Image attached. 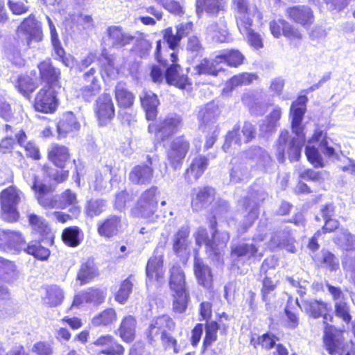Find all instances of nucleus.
I'll list each match as a JSON object with an SVG mask.
<instances>
[{
	"instance_id": "1",
	"label": "nucleus",
	"mask_w": 355,
	"mask_h": 355,
	"mask_svg": "<svg viewBox=\"0 0 355 355\" xmlns=\"http://www.w3.org/2000/svg\"><path fill=\"white\" fill-rule=\"evenodd\" d=\"M307 100L306 96H301L291 106V130L295 136L291 137L288 130L281 132L277 141V156L279 162H282L284 160L286 150L291 162L297 161L300 157L301 150L305 142L304 126L302 122L306 112Z\"/></svg>"
},
{
	"instance_id": "2",
	"label": "nucleus",
	"mask_w": 355,
	"mask_h": 355,
	"mask_svg": "<svg viewBox=\"0 0 355 355\" xmlns=\"http://www.w3.org/2000/svg\"><path fill=\"white\" fill-rule=\"evenodd\" d=\"M175 327V322L168 315H162L153 318L146 331L148 342L151 345H155L159 339L165 350L180 353L184 348L185 343L181 340L178 343L176 338L166 332L167 330H173Z\"/></svg>"
},
{
	"instance_id": "3",
	"label": "nucleus",
	"mask_w": 355,
	"mask_h": 355,
	"mask_svg": "<svg viewBox=\"0 0 355 355\" xmlns=\"http://www.w3.org/2000/svg\"><path fill=\"white\" fill-rule=\"evenodd\" d=\"M216 218L211 221V227L214 230L212 239L208 238L206 229L200 227L196 234V243L198 246L205 245L207 254L212 259H218L230 239L226 231L218 232L216 230Z\"/></svg>"
},
{
	"instance_id": "4",
	"label": "nucleus",
	"mask_w": 355,
	"mask_h": 355,
	"mask_svg": "<svg viewBox=\"0 0 355 355\" xmlns=\"http://www.w3.org/2000/svg\"><path fill=\"white\" fill-rule=\"evenodd\" d=\"M191 207L196 211L208 207L213 202L214 217L226 213L228 210V204L225 200L218 199L216 200L215 189L211 187L194 188L191 193Z\"/></svg>"
},
{
	"instance_id": "5",
	"label": "nucleus",
	"mask_w": 355,
	"mask_h": 355,
	"mask_svg": "<svg viewBox=\"0 0 355 355\" xmlns=\"http://www.w3.org/2000/svg\"><path fill=\"white\" fill-rule=\"evenodd\" d=\"M159 194L157 187H151L143 192L137 201L133 214L137 217L144 218L149 223L157 222L159 216L156 214L158 205L157 196Z\"/></svg>"
},
{
	"instance_id": "6",
	"label": "nucleus",
	"mask_w": 355,
	"mask_h": 355,
	"mask_svg": "<svg viewBox=\"0 0 355 355\" xmlns=\"http://www.w3.org/2000/svg\"><path fill=\"white\" fill-rule=\"evenodd\" d=\"M23 193L15 187H10L3 190L0 194L1 209L4 218L9 221H16L19 217L17 206Z\"/></svg>"
},
{
	"instance_id": "7",
	"label": "nucleus",
	"mask_w": 355,
	"mask_h": 355,
	"mask_svg": "<svg viewBox=\"0 0 355 355\" xmlns=\"http://www.w3.org/2000/svg\"><path fill=\"white\" fill-rule=\"evenodd\" d=\"M189 147V141L182 136L175 138L169 144L166 150V160L175 171L182 167Z\"/></svg>"
},
{
	"instance_id": "8",
	"label": "nucleus",
	"mask_w": 355,
	"mask_h": 355,
	"mask_svg": "<svg viewBox=\"0 0 355 355\" xmlns=\"http://www.w3.org/2000/svg\"><path fill=\"white\" fill-rule=\"evenodd\" d=\"M321 317L323 318L324 325L323 340L325 348L331 355H335L344 347L343 334L334 326L327 323V320L331 321L333 319L330 314L326 311Z\"/></svg>"
},
{
	"instance_id": "9",
	"label": "nucleus",
	"mask_w": 355,
	"mask_h": 355,
	"mask_svg": "<svg viewBox=\"0 0 355 355\" xmlns=\"http://www.w3.org/2000/svg\"><path fill=\"white\" fill-rule=\"evenodd\" d=\"M266 225L259 226L258 233L253 236V241L254 244L241 243L233 246L232 248V256L233 257H245L250 259L251 258H256L260 259L263 257L261 252H258L259 246L257 243L265 241L266 236Z\"/></svg>"
},
{
	"instance_id": "10",
	"label": "nucleus",
	"mask_w": 355,
	"mask_h": 355,
	"mask_svg": "<svg viewBox=\"0 0 355 355\" xmlns=\"http://www.w3.org/2000/svg\"><path fill=\"white\" fill-rule=\"evenodd\" d=\"M182 126V121L180 116L173 114L159 122V123H150L148 125V131L154 132L158 140L164 141L178 132Z\"/></svg>"
},
{
	"instance_id": "11",
	"label": "nucleus",
	"mask_w": 355,
	"mask_h": 355,
	"mask_svg": "<svg viewBox=\"0 0 355 355\" xmlns=\"http://www.w3.org/2000/svg\"><path fill=\"white\" fill-rule=\"evenodd\" d=\"M58 105L55 88L44 87L37 93L34 100V108L36 111L45 114L53 113Z\"/></svg>"
},
{
	"instance_id": "12",
	"label": "nucleus",
	"mask_w": 355,
	"mask_h": 355,
	"mask_svg": "<svg viewBox=\"0 0 355 355\" xmlns=\"http://www.w3.org/2000/svg\"><path fill=\"white\" fill-rule=\"evenodd\" d=\"M26 240L20 232L0 230V250L12 254L19 253L25 248Z\"/></svg>"
},
{
	"instance_id": "13",
	"label": "nucleus",
	"mask_w": 355,
	"mask_h": 355,
	"mask_svg": "<svg viewBox=\"0 0 355 355\" xmlns=\"http://www.w3.org/2000/svg\"><path fill=\"white\" fill-rule=\"evenodd\" d=\"M255 133L254 125L249 122H245L241 134L239 132V125H236L232 130L227 132L223 149L227 151L232 144L240 146L243 142H250L254 138Z\"/></svg>"
},
{
	"instance_id": "14",
	"label": "nucleus",
	"mask_w": 355,
	"mask_h": 355,
	"mask_svg": "<svg viewBox=\"0 0 355 355\" xmlns=\"http://www.w3.org/2000/svg\"><path fill=\"white\" fill-rule=\"evenodd\" d=\"M17 32L25 37L27 45L29 46L33 41L38 42L42 38L41 24L35 19V15L33 14L23 19L17 27Z\"/></svg>"
},
{
	"instance_id": "15",
	"label": "nucleus",
	"mask_w": 355,
	"mask_h": 355,
	"mask_svg": "<svg viewBox=\"0 0 355 355\" xmlns=\"http://www.w3.org/2000/svg\"><path fill=\"white\" fill-rule=\"evenodd\" d=\"M95 113L101 125L107 124L113 119L115 110L110 94H103L97 98Z\"/></svg>"
},
{
	"instance_id": "16",
	"label": "nucleus",
	"mask_w": 355,
	"mask_h": 355,
	"mask_svg": "<svg viewBox=\"0 0 355 355\" xmlns=\"http://www.w3.org/2000/svg\"><path fill=\"white\" fill-rule=\"evenodd\" d=\"M170 60L171 64L166 69L164 75L166 82L168 85L184 89L189 85V80L187 76L179 73L180 66L177 64L178 55L175 52H172L170 54Z\"/></svg>"
},
{
	"instance_id": "17",
	"label": "nucleus",
	"mask_w": 355,
	"mask_h": 355,
	"mask_svg": "<svg viewBox=\"0 0 355 355\" xmlns=\"http://www.w3.org/2000/svg\"><path fill=\"white\" fill-rule=\"evenodd\" d=\"M33 190L37 195V199L40 205L46 209H59L61 207L58 205V196H53L51 193L50 188L46 184L39 182L34 177Z\"/></svg>"
},
{
	"instance_id": "18",
	"label": "nucleus",
	"mask_w": 355,
	"mask_h": 355,
	"mask_svg": "<svg viewBox=\"0 0 355 355\" xmlns=\"http://www.w3.org/2000/svg\"><path fill=\"white\" fill-rule=\"evenodd\" d=\"M260 197H256L254 193L250 194V196L244 199L242 201L243 206L245 207V211L248 210V215L245 216L244 221L242 225V232H245L258 218L259 211L257 209V202L260 200H263L266 197V193L261 191L260 193H257ZM241 202V201H240Z\"/></svg>"
},
{
	"instance_id": "19",
	"label": "nucleus",
	"mask_w": 355,
	"mask_h": 355,
	"mask_svg": "<svg viewBox=\"0 0 355 355\" xmlns=\"http://www.w3.org/2000/svg\"><path fill=\"white\" fill-rule=\"evenodd\" d=\"M245 159H248L250 168L268 169L270 168L272 161L269 154L260 147L251 148L243 153Z\"/></svg>"
},
{
	"instance_id": "20",
	"label": "nucleus",
	"mask_w": 355,
	"mask_h": 355,
	"mask_svg": "<svg viewBox=\"0 0 355 355\" xmlns=\"http://www.w3.org/2000/svg\"><path fill=\"white\" fill-rule=\"evenodd\" d=\"M146 159V164L135 166L129 173V180L132 183L147 184L151 182L154 173V170L151 166L153 158L150 155H147Z\"/></svg>"
},
{
	"instance_id": "21",
	"label": "nucleus",
	"mask_w": 355,
	"mask_h": 355,
	"mask_svg": "<svg viewBox=\"0 0 355 355\" xmlns=\"http://www.w3.org/2000/svg\"><path fill=\"white\" fill-rule=\"evenodd\" d=\"M287 17L295 23L307 28L314 21V15L310 7L304 5L289 7L286 11Z\"/></svg>"
},
{
	"instance_id": "22",
	"label": "nucleus",
	"mask_w": 355,
	"mask_h": 355,
	"mask_svg": "<svg viewBox=\"0 0 355 355\" xmlns=\"http://www.w3.org/2000/svg\"><path fill=\"white\" fill-rule=\"evenodd\" d=\"M219 115L218 106L214 103H209L201 107L198 118L200 121V128L202 131L218 128L215 125Z\"/></svg>"
},
{
	"instance_id": "23",
	"label": "nucleus",
	"mask_w": 355,
	"mask_h": 355,
	"mask_svg": "<svg viewBox=\"0 0 355 355\" xmlns=\"http://www.w3.org/2000/svg\"><path fill=\"white\" fill-rule=\"evenodd\" d=\"M123 222L120 216L110 215L98 223V233L106 239L112 238L123 230Z\"/></svg>"
},
{
	"instance_id": "24",
	"label": "nucleus",
	"mask_w": 355,
	"mask_h": 355,
	"mask_svg": "<svg viewBox=\"0 0 355 355\" xmlns=\"http://www.w3.org/2000/svg\"><path fill=\"white\" fill-rule=\"evenodd\" d=\"M108 40L112 47L123 48L130 44L135 37L120 26H111L106 30Z\"/></svg>"
},
{
	"instance_id": "25",
	"label": "nucleus",
	"mask_w": 355,
	"mask_h": 355,
	"mask_svg": "<svg viewBox=\"0 0 355 355\" xmlns=\"http://www.w3.org/2000/svg\"><path fill=\"white\" fill-rule=\"evenodd\" d=\"M41 79L47 85L45 87H60L59 79L60 71L54 67L49 60H44L38 64Z\"/></svg>"
},
{
	"instance_id": "26",
	"label": "nucleus",
	"mask_w": 355,
	"mask_h": 355,
	"mask_svg": "<svg viewBox=\"0 0 355 355\" xmlns=\"http://www.w3.org/2000/svg\"><path fill=\"white\" fill-rule=\"evenodd\" d=\"M233 166L230 172V181L233 183H239L248 181L251 178V173L249 170V162L245 159L243 153L241 155V160L239 162L234 159L232 162Z\"/></svg>"
},
{
	"instance_id": "27",
	"label": "nucleus",
	"mask_w": 355,
	"mask_h": 355,
	"mask_svg": "<svg viewBox=\"0 0 355 355\" xmlns=\"http://www.w3.org/2000/svg\"><path fill=\"white\" fill-rule=\"evenodd\" d=\"M294 242V238L291 236L290 230L284 229L273 234L270 241V245L272 248H282L288 252L294 253L295 252Z\"/></svg>"
},
{
	"instance_id": "28",
	"label": "nucleus",
	"mask_w": 355,
	"mask_h": 355,
	"mask_svg": "<svg viewBox=\"0 0 355 355\" xmlns=\"http://www.w3.org/2000/svg\"><path fill=\"white\" fill-rule=\"evenodd\" d=\"M296 304L302 311L313 318L321 317L328 310L327 304L321 300H302L301 305L298 300L296 299Z\"/></svg>"
},
{
	"instance_id": "29",
	"label": "nucleus",
	"mask_w": 355,
	"mask_h": 355,
	"mask_svg": "<svg viewBox=\"0 0 355 355\" xmlns=\"http://www.w3.org/2000/svg\"><path fill=\"white\" fill-rule=\"evenodd\" d=\"M219 65L220 60L217 55L213 59L204 58L193 67V74L216 77L222 69V67Z\"/></svg>"
},
{
	"instance_id": "30",
	"label": "nucleus",
	"mask_w": 355,
	"mask_h": 355,
	"mask_svg": "<svg viewBox=\"0 0 355 355\" xmlns=\"http://www.w3.org/2000/svg\"><path fill=\"white\" fill-rule=\"evenodd\" d=\"M48 158L55 166L63 168L70 159L69 149L64 146L53 144L48 150Z\"/></svg>"
},
{
	"instance_id": "31",
	"label": "nucleus",
	"mask_w": 355,
	"mask_h": 355,
	"mask_svg": "<svg viewBox=\"0 0 355 355\" xmlns=\"http://www.w3.org/2000/svg\"><path fill=\"white\" fill-rule=\"evenodd\" d=\"M94 345L102 348L101 352L107 355H123L124 348L117 343L114 338L110 335L101 336L97 338Z\"/></svg>"
},
{
	"instance_id": "32",
	"label": "nucleus",
	"mask_w": 355,
	"mask_h": 355,
	"mask_svg": "<svg viewBox=\"0 0 355 355\" xmlns=\"http://www.w3.org/2000/svg\"><path fill=\"white\" fill-rule=\"evenodd\" d=\"M252 25V21H245L240 19L238 28L239 32L246 37L249 44L252 48L259 49L263 46V40L261 35L251 28Z\"/></svg>"
},
{
	"instance_id": "33",
	"label": "nucleus",
	"mask_w": 355,
	"mask_h": 355,
	"mask_svg": "<svg viewBox=\"0 0 355 355\" xmlns=\"http://www.w3.org/2000/svg\"><path fill=\"white\" fill-rule=\"evenodd\" d=\"M80 124L77 121L72 112L64 114L57 125V131L59 138L65 137L69 133L77 131Z\"/></svg>"
},
{
	"instance_id": "34",
	"label": "nucleus",
	"mask_w": 355,
	"mask_h": 355,
	"mask_svg": "<svg viewBox=\"0 0 355 355\" xmlns=\"http://www.w3.org/2000/svg\"><path fill=\"white\" fill-rule=\"evenodd\" d=\"M194 272L199 284L206 288L211 287L213 277L211 269L196 257L194 260Z\"/></svg>"
},
{
	"instance_id": "35",
	"label": "nucleus",
	"mask_w": 355,
	"mask_h": 355,
	"mask_svg": "<svg viewBox=\"0 0 355 355\" xmlns=\"http://www.w3.org/2000/svg\"><path fill=\"white\" fill-rule=\"evenodd\" d=\"M189 227L184 225L174 234L173 239V250L178 255H182L187 252L189 246Z\"/></svg>"
},
{
	"instance_id": "36",
	"label": "nucleus",
	"mask_w": 355,
	"mask_h": 355,
	"mask_svg": "<svg viewBox=\"0 0 355 355\" xmlns=\"http://www.w3.org/2000/svg\"><path fill=\"white\" fill-rule=\"evenodd\" d=\"M232 8L236 11L237 27L240 19L252 21V17L257 12L256 7H251L248 0H232Z\"/></svg>"
},
{
	"instance_id": "37",
	"label": "nucleus",
	"mask_w": 355,
	"mask_h": 355,
	"mask_svg": "<svg viewBox=\"0 0 355 355\" xmlns=\"http://www.w3.org/2000/svg\"><path fill=\"white\" fill-rule=\"evenodd\" d=\"M146 273L148 281L155 279L160 282L164 275L162 256H153L147 263Z\"/></svg>"
},
{
	"instance_id": "38",
	"label": "nucleus",
	"mask_w": 355,
	"mask_h": 355,
	"mask_svg": "<svg viewBox=\"0 0 355 355\" xmlns=\"http://www.w3.org/2000/svg\"><path fill=\"white\" fill-rule=\"evenodd\" d=\"M98 275V268L92 259H87L83 262L77 274V280L83 285L89 283Z\"/></svg>"
},
{
	"instance_id": "39",
	"label": "nucleus",
	"mask_w": 355,
	"mask_h": 355,
	"mask_svg": "<svg viewBox=\"0 0 355 355\" xmlns=\"http://www.w3.org/2000/svg\"><path fill=\"white\" fill-rule=\"evenodd\" d=\"M141 105L145 110L146 119L154 120L157 114V107L159 105V100L157 95L151 92H145L140 96Z\"/></svg>"
},
{
	"instance_id": "40",
	"label": "nucleus",
	"mask_w": 355,
	"mask_h": 355,
	"mask_svg": "<svg viewBox=\"0 0 355 355\" xmlns=\"http://www.w3.org/2000/svg\"><path fill=\"white\" fill-rule=\"evenodd\" d=\"M115 98L119 107L130 108L134 103L135 96L128 89L125 83L120 82L115 87Z\"/></svg>"
},
{
	"instance_id": "41",
	"label": "nucleus",
	"mask_w": 355,
	"mask_h": 355,
	"mask_svg": "<svg viewBox=\"0 0 355 355\" xmlns=\"http://www.w3.org/2000/svg\"><path fill=\"white\" fill-rule=\"evenodd\" d=\"M207 34L214 42H225L228 34L225 21L220 19L219 22L210 24L207 28Z\"/></svg>"
},
{
	"instance_id": "42",
	"label": "nucleus",
	"mask_w": 355,
	"mask_h": 355,
	"mask_svg": "<svg viewBox=\"0 0 355 355\" xmlns=\"http://www.w3.org/2000/svg\"><path fill=\"white\" fill-rule=\"evenodd\" d=\"M336 245L343 250H355V235L348 230L341 229L333 239Z\"/></svg>"
},
{
	"instance_id": "43",
	"label": "nucleus",
	"mask_w": 355,
	"mask_h": 355,
	"mask_svg": "<svg viewBox=\"0 0 355 355\" xmlns=\"http://www.w3.org/2000/svg\"><path fill=\"white\" fill-rule=\"evenodd\" d=\"M170 288L173 292L187 291L185 283V276L179 266H173L170 270Z\"/></svg>"
},
{
	"instance_id": "44",
	"label": "nucleus",
	"mask_w": 355,
	"mask_h": 355,
	"mask_svg": "<svg viewBox=\"0 0 355 355\" xmlns=\"http://www.w3.org/2000/svg\"><path fill=\"white\" fill-rule=\"evenodd\" d=\"M19 277V272L14 262L0 257V279L12 283Z\"/></svg>"
},
{
	"instance_id": "45",
	"label": "nucleus",
	"mask_w": 355,
	"mask_h": 355,
	"mask_svg": "<svg viewBox=\"0 0 355 355\" xmlns=\"http://www.w3.org/2000/svg\"><path fill=\"white\" fill-rule=\"evenodd\" d=\"M208 166V159L204 156H199L193 159L187 169L185 178L190 179L191 176L198 180L205 172Z\"/></svg>"
},
{
	"instance_id": "46",
	"label": "nucleus",
	"mask_w": 355,
	"mask_h": 355,
	"mask_svg": "<svg viewBox=\"0 0 355 355\" xmlns=\"http://www.w3.org/2000/svg\"><path fill=\"white\" fill-rule=\"evenodd\" d=\"M64 298V292L62 288L56 285H51L46 288L43 301L49 307H55L62 304Z\"/></svg>"
},
{
	"instance_id": "47",
	"label": "nucleus",
	"mask_w": 355,
	"mask_h": 355,
	"mask_svg": "<svg viewBox=\"0 0 355 355\" xmlns=\"http://www.w3.org/2000/svg\"><path fill=\"white\" fill-rule=\"evenodd\" d=\"M217 56L220 64L225 62L228 66L233 67H237L242 64L245 59L244 55L239 51L235 49L224 50Z\"/></svg>"
},
{
	"instance_id": "48",
	"label": "nucleus",
	"mask_w": 355,
	"mask_h": 355,
	"mask_svg": "<svg viewBox=\"0 0 355 355\" xmlns=\"http://www.w3.org/2000/svg\"><path fill=\"white\" fill-rule=\"evenodd\" d=\"M136 320L132 315L124 318L122 320L119 333L123 340L130 343L133 340L135 334Z\"/></svg>"
},
{
	"instance_id": "49",
	"label": "nucleus",
	"mask_w": 355,
	"mask_h": 355,
	"mask_svg": "<svg viewBox=\"0 0 355 355\" xmlns=\"http://www.w3.org/2000/svg\"><path fill=\"white\" fill-rule=\"evenodd\" d=\"M330 141L331 140L322 130H317L313 135L312 139L309 141V143H318V147L322 153L324 155L331 157L335 155V149L330 145Z\"/></svg>"
},
{
	"instance_id": "50",
	"label": "nucleus",
	"mask_w": 355,
	"mask_h": 355,
	"mask_svg": "<svg viewBox=\"0 0 355 355\" xmlns=\"http://www.w3.org/2000/svg\"><path fill=\"white\" fill-rule=\"evenodd\" d=\"M23 251L41 261L47 260L51 254L47 248L42 246L40 242L37 241H33L28 244L26 243Z\"/></svg>"
},
{
	"instance_id": "51",
	"label": "nucleus",
	"mask_w": 355,
	"mask_h": 355,
	"mask_svg": "<svg viewBox=\"0 0 355 355\" xmlns=\"http://www.w3.org/2000/svg\"><path fill=\"white\" fill-rule=\"evenodd\" d=\"M257 78V76L254 73H243L233 76L228 82L226 83L223 89L224 92H230L236 87L242 85H248Z\"/></svg>"
},
{
	"instance_id": "52",
	"label": "nucleus",
	"mask_w": 355,
	"mask_h": 355,
	"mask_svg": "<svg viewBox=\"0 0 355 355\" xmlns=\"http://www.w3.org/2000/svg\"><path fill=\"white\" fill-rule=\"evenodd\" d=\"M119 180L116 175L112 176L110 179L107 176V174L103 175L101 173L97 172L96 173V179L93 182L92 187L94 190L105 192L109 191L114 182H118Z\"/></svg>"
},
{
	"instance_id": "53",
	"label": "nucleus",
	"mask_w": 355,
	"mask_h": 355,
	"mask_svg": "<svg viewBox=\"0 0 355 355\" xmlns=\"http://www.w3.org/2000/svg\"><path fill=\"white\" fill-rule=\"evenodd\" d=\"M223 6L220 0H196V12L198 15L202 12L203 10L209 15H216Z\"/></svg>"
},
{
	"instance_id": "54",
	"label": "nucleus",
	"mask_w": 355,
	"mask_h": 355,
	"mask_svg": "<svg viewBox=\"0 0 355 355\" xmlns=\"http://www.w3.org/2000/svg\"><path fill=\"white\" fill-rule=\"evenodd\" d=\"M282 116V110L279 107H275L268 116L267 119L260 125L261 132L268 134L273 132Z\"/></svg>"
},
{
	"instance_id": "55",
	"label": "nucleus",
	"mask_w": 355,
	"mask_h": 355,
	"mask_svg": "<svg viewBox=\"0 0 355 355\" xmlns=\"http://www.w3.org/2000/svg\"><path fill=\"white\" fill-rule=\"evenodd\" d=\"M80 230L77 226L65 228L62 234L63 242L70 247H77L80 243Z\"/></svg>"
},
{
	"instance_id": "56",
	"label": "nucleus",
	"mask_w": 355,
	"mask_h": 355,
	"mask_svg": "<svg viewBox=\"0 0 355 355\" xmlns=\"http://www.w3.org/2000/svg\"><path fill=\"white\" fill-rule=\"evenodd\" d=\"M173 311L178 313H184L187 307L189 295L187 291L173 292Z\"/></svg>"
},
{
	"instance_id": "57",
	"label": "nucleus",
	"mask_w": 355,
	"mask_h": 355,
	"mask_svg": "<svg viewBox=\"0 0 355 355\" xmlns=\"http://www.w3.org/2000/svg\"><path fill=\"white\" fill-rule=\"evenodd\" d=\"M116 320V314L113 309H107L102 311L92 319L95 326H108Z\"/></svg>"
},
{
	"instance_id": "58",
	"label": "nucleus",
	"mask_w": 355,
	"mask_h": 355,
	"mask_svg": "<svg viewBox=\"0 0 355 355\" xmlns=\"http://www.w3.org/2000/svg\"><path fill=\"white\" fill-rule=\"evenodd\" d=\"M133 281V277L130 275L121 283V287L115 297L117 302L121 304L126 302L130 294L132 293Z\"/></svg>"
},
{
	"instance_id": "59",
	"label": "nucleus",
	"mask_w": 355,
	"mask_h": 355,
	"mask_svg": "<svg viewBox=\"0 0 355 355\" xmlns=\"http://www.w3.org/2000/svg\"><path fill=\"white\" fill-rule=\"evenodd\" d=\"M334 311L336 317L343 320L347 324L352 320L349 305L345 301H339L334 303Z\"/></svg>"
},
{
	"instance_id": "60",
	"label": "nucleus",
	"mask_w": 355,
	"mask_h": 355,
	"mask_svg": "<svg viewBox=\"0 0 355 355\" xmlns=\"http://www.w3.org/2000/svg\"><path fill=\"white\" fill-rule=\"evenodd\" d=\"M15 87L24 96H28L35 88L32 79L28 76H20L18 77L15 83Z\"/></svg>"
},
{
	"instance_id": "61",
	"label": "nucleus",
	"mask_w": 355,
	"mask_h": 355,
	"mask_svg": "<svg viewBox=\"0 0 355 355\" xmlns=\"http://www.w3.org/2000/svg\"><path fill=\"white\" fill-rule=\"evenodd\" d=\"M8 7L13 15H21L29 11L28 0H8Z\"/></svg>"
},
{
	"instance_id": "62",
	"label": "nucleus",
	"mask_w": 355,
	"mask_h": 355,
	"mask_svg": "<svg viewBox=\"0 0 355 355\" xmlns=\"http://www.w3.org/2000/svg\"><path fill=\"white\" fill-rule=\"evenodd\" d=\"M105 202L103 200H90L87 202L85 212L91 218L100 215L105 208Z\"/></svg>"
},
{
	"instance_id": "63",
	"label": "nucleus",
	"mask_w": 355,
	"mask_h": 355,
	"mask_svg": "<svg viewBox=\"0 0 355 355\" xmlns=\"http://www.w3.org/2000/svg\"><path fill=\"white\" fill-rule=\"evenodd\" d=\"M28 220L33 229L41 236L48 234L49 229L44 219L32 214L29 215Z\"/></svg>"
},
{
	"instance_id": "64",
	"label": "nucleus",
	"mask_w": 355,
	"mask_h": 355,
	"mask_svg": "<svg viewBox=\"0 0 355 355\" xmlns=\"http://www.w3.org/2000/svg\"><path fill=\"white\" fill-rule=\"evenodd\" d=\"M305 153L307 159L315 168H322L324 166L322 157L315 146H307Z\"/></svg>"
}]
</instances>
